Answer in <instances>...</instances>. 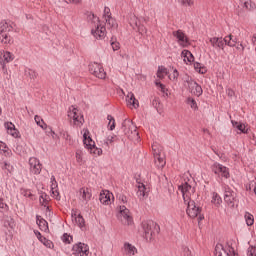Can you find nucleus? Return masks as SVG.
Masks as SVG:
<instances>
[{
  "instance_id": "1",
  "label": "nucleus",
  "mask_w": 256,
  "mask_h": 256,
  "mask_svg": "<svg viewBox=\"0 0 256 256\" xmlns=\"http://www.w3.org/2000/svg\"><path fill=\"white\" fill-rule=\"evenodd\" d=\"M142 228L146 241H153V239H155V237H157V235H159V232L161 231L159 224L152 220L143 222Z\"/></svg>"
},
{
  "instance_id": "2",
  "label": "nucleus",
  "mask_w": 256,
  "mask_h": 256,
  "mask_svg": "<svg viewBox=\"0 0 256 256\" xmlns=\"http://www.w3.org/2000/svg\"><path fill=\"white\" fill-rule=\"evenodd\" d=\"M11 31H13V25L5 20L0 22V43L3 45L13 44V38L9 35Z\"/></svg>"
},
{
  "instance_id": "3",
  "label": "nucleus",
  "mask_w": 256,
  "mask_h": 256,
  "mask_svg": "<svg viewBox=\"0 0 256 256\" xmlns=\"http://www.w3.org/2000/svg\"><path fill=\"white\" fill-rule=\"evenodd\" d=\"M184 203H186L187 205L186 213L188 217H190L191 219H195L198 217L199 221H203V219H205L203 214H201V212L203 211V208L199 206V204L194 202V200L189 199Z\"/></svg>"
},
{
  "instance_id": "4",
  "label": "nucleus",
  "mask_w": 256,
  "mask_h": 256,
  "mask_svg": "<svg viewBox=\"0 0 256 256\" xmlns=\"http://www.w3.org/2000/svg\"><path fill=\"white\" fill-rule=\"evenodd\" d=\"M194 183L195 181L188 179L184 180V182H182L181 185L178 186V189L182 193L184 203H187V201L191 199V195L195 194V187H193Z\"/></svg>"
},
{
  "instance_id": "5",
  "label": "nucleus",
  "mask_w": 256,
  "mask_h": 256,
  "mask_svg": "<svg viewBox=\"0 0 256 256\" xmlns=\"http://www.w3.org/2000/svg\"><path fill=\"white\" fill-rule=\"evenodd\" d=\"M89 71L94 77L98 79H105L107 77V73H105V69H103V65L99 63H91L89 64Z\"/></svg>"
},
{
  "instance_id": "6",
  "label": "nucleus",
  "mask_w": 256,
  "mask_h": 256,
  "mask_svg": "<svg viewBox=\"0 0 256 256\" xmlns=\"http://www.w3.org/2000/svg\"><path fill=\"white\" fill-rule=\"evenodd\" d=\"M211 169L212 173H214L215 175H221V177H224L225 179H229V177H231V175L229 174V168L223 166L219 162H215L211 166Z\"/></svg>"
},
{
  "instance_id": "7",
  "label": "nucleus",
  "mask_w": 256,
  "mask_h": 256,
  "mask_svg": "<svg viewBox=\"0 0 256 256\" xmlns=\"http://www.w3.org/2000/svg\"><path fill=\"white\" fill-rule=\"evenodd\" d=\"M89 253V245L79 242L72 247V255L87 256Z\"/></svg>"
},
{
  "instance_id": "8",
  "label": "nucleus",
  "mask_w": 256,
  "mask_h": 256,
  "mask_svg": "<svg viewBox=\"0 0 256 256\" xmlns=\"http://www.w3.org/2000/svg\"><path fill=\"white\" fill-rule=\"evenodd\" d=\"M235 197L236 194L229 186H224V201L227 203L228 207H235Z\"/></svg>"
},
{
  "instance_id": "9",
  "label": "nucleus",
  "mask_w": 256,
  "mask_h": 256,
  "mask_svg": "<svg viewBox=\"0 0 256 256\" xmlns=\"http://www.w3.org/2000/svg\"><path fill=\"white\" fill-rule=\"evenodd\" d=\"M68 117L69 119H73L75 125H83V115H81V112H79V109H77L75 106H70L68 110Z\"/></svg>"
},
{
  "instance_id": "10",
  "label": "nucleus",
  "mask_w": 256,
  "mask_h": 256,
  "mask_svg": "<svg viewBox=\"0 0 256 256\" xmlns=\"http://www.w3.org/2000/svg\"><path fill=\"white\" fill-rule=\"evenodd\" d=\"M29 165H30V172L33 173V175H40L41 170L43 169V165L41 164V161L37 159L36 157H32L29 159Z\"/></svg>"
},
{
  "instance_id": "11",
  "label": "nucleus",
  "mask_w": 256,
  "mask_h": 256,
  "mask_svg": "<svg viewBox=\"0 0 256 256\" xmlns=\"http://www.w3.org/2000/svg\"><path fill=\"white\" fill-rule=\"evenodd\" d=\"M13 61V54L9 51L0 50V66L3 71H7L5 63H11Z\"/></svg>"
},
{
  "instance_id": "12",
  "label": "nucleus",
  "mask_w": 256,
  "mask_h": 256,
  "mask_svg": "<svg viewBox=\"0 0 256 256\" xmlns=\"http://www.w3.org/2000/svg\"><path fill=\"white\" fill-rule=\"evenodd\" d=\"M211 46L216 49L219 50L221 49L222 51H224L225 46L227 45V42H225V38L223 37H212L209 39Z\"/></svg>"
},
{
  "instance_id": "13",
  "label": "nucleus",
  "mask_w": 256,
  "mask_h": 256,
  "mask_svg": "<svg viewBox=\"0 0 256 256\" xmlns=\"http://www.w3.org/2000/svg\"><path fill=\"white\" fill-rule=\"evenodd\" d=\"M172 35H173V37H175L177 39V43H179V45H187V44H189V38L183 32V30L173 31Z\"/></svg>"
},
{
  "instance_id": "14",
  "label": "nucleus",
  "mask_w": 256,
  "mask_h": 256,
  "mask_svg": "<svg viewBox=\"0 0 256 256\" xmlns=\"http://www.w3.org/2000/svg\"><path fill=\"white\" fill-rule=\"evenodd\" d=\"M188 89L190 93L196 97H201V95H203V88L195 80L188 86Z\"/></svg>"
},
{
  "instance_id": "15",
  "label": "nucleus",
  "mask_w": 256,
  "mask_h": 256,
  "mask_svg": "<svg viewBox=\"0 0 256 256\" xmlns=\"http://www.w3.org/2000/svg\"><path fill=\"white\" fill-rule=\"evenodd\" d=\"M83 143L84 147L88 149L90 153H93V149H95V141H93V138H91L87 132L83 134Z\"/></svg>"
},
{
  "instance_id": "16",
  "label": "nucleus",
  "mask_w": 256,
  "mask_h": 256,
  "mask_svg": "<svg viewBox=\"0 0 256 256\" xmlns=\"http://www.w3.org/2000/svg\"><path fill=\"white\" fill-rule=\"evenodd\" d=\"M4 127L5 129H7L8 135H11L12 137H14V139L21 137L19 135V130L15 127V124H13L12 122H5Z\"/></svg>"
},
{
  "instance_id": "17",
  "label": "nucleus",
  "mask_w": 256,
  "mask_h": 256,
  "mask_svg": "<svg viewBox=\"0 0 256 256\" xmlns=\"http://www.w3.org/2000/svg\"><path fill=\"white\" fill-rule=\"evenodd\" d=\"M111 197H113V193L108 190H102L99 196V201L102 205H111Z\"/></svg>"
},
{
  "instance_id": "18",
  "label": "nucleus",
  "mask_w": 256,
  "mask_h": 256,
  "mask_svg": "<svg viewBox=\"0 0 256 256\" xmlns=\"http://www.w3.org/2000/svg\"><path fill=\"white\" fill-rule=\"evenodd\" d=\"M91 33L96 39H104L107 33V28H105V26L97 25L96 29L91 30Z\"/></svg>"
},
{
  "instance_id": "19",
  "label": "nucleus",
  "mask_w": 256,
  "mask_h": 256,
  "mask_svg": "<svg viewBox=\"0 0 256 256\" xmlns=\"http://www.w3.org/2000/svg\"><path fill=\"white\" fill-rule=\"evenodd\" d=\"M120 214L126 221V225H132L133 224V218L131 215H129V209H127L126 206H120Z\"/></svg>"
},
{
  "instance_id": "20",
  "label": "nucleus",
  "mask_w": 256,
  "mask_h": 256,
  "mask_svg": "<svg viewBox=\"0 0 256 256\" xmlns=\"http://www.w3.org/2000/svg\"><path fill=\"white\" fill-rule=\"evenodd\" d=\"M133 127H134V131H136L137 127L133 126V122L131 120H129V119H125L122 122L121 129H122L123 133L125 135H127V133H129V131H133Z\"/></svg>"
},
{
  "instance_id": "21",
  "label": "nucleus",
  "mask_w": 256,
  "mask_h": 256,
  "mask_svg": "<svg viewBox=\"0 0 256 256\" xmlns=\"http://www.w3.org/2000/svg\"><path fill=\"white\" fill-rule=\"evenodd\" d=\"M79 193L80 197H82L85 203H89V201H91V197H93V194H91V189L89 188L82 187L80 188Z\"/></svg>"
},
{
  "instance_id": "22",
  "label": "nucleus",
  "mask_w": 256,
  "mask_h": 256,
  "mask_svg": "<svg viewBox=\"0 0 256 256\" xmlns=\"http://www.w3.org/2000/svg\"><path fill=\"white\" fill-rule=\"evenodd\" d=\"M1 169H2V171H4V173L7 175V177H11L13 175V172L15 171V167L7 161H4L1 164Z\"/></svg>"
},
{
  "instance_id": "23",
  "label": "nucleus",
  "mask_w": 256,
  "mask_h": 256,
  "mask_svg": "<svg viewBox=\"0 0 256 256\" xmlns=\"http://www.w3.org/2000/svg\"><path fill=\"white\" fill-rule=\"evenodd\" d=\"M37 239L40 241V243H43V245H45V247H48V249H51V247H53V242H51V240L46 239L43 235H41V232L39 231H34Z\"/></svg>"
},
{
  "instance_id": "24",
  "label": "nucleus",
  "mask_w": 256,
  "mask_h": 256,
  "mask_svg": "<svg viewBox=\"0 0 256 256\" xmlns=\"http://www.w3.org/2000/svg\"><path fill=\"white\" fill-rule=\"evenodd\" d=\"M126 101L128 105H132L134 109H137L139 107V100L135 99V94L132 92H129L128 95L126 96Z\"/></svg>"
},
{
  "instance_id": "25",
  "label": "nucleus",
  "mask_w": 256,
  "mask_h": 256,
  "mask_svg": "<svg viewBox=\"0 0 256 256\" xmlns=\"http://www.w3.org/2000/svg\"><path fill=\"white\" fill-rule=\"evenodd\" d=\"M0 155H4V157H11L13 155L11 149L3 141H0Z\"/></svg>"
},
{
  "instance_id": "26",
  "label": "nucleus",
  "mask_w": 256,
  "mask_h": 256,
  "mask_svg": "<svg viewBox=\"0 0 256 256\" xmlns=\"http://www.w3.org/2000/svg\"><path fill=\"white\" fill-rule=\"evenodd\" d=\"M124 252L128 256H133L137 253V248L129 242L124 243Z\"/></svg>"
},
{
  "instance_id": "27",
  "label": "nucleus",
  "mask_w": 256,
  "mask_h": 256,
  "mask_svg": "<svg viewBox=\"0 0 256 256\" xmlns=\"http://www.w3.org/2000/svg\"><path fill=\"white\" fill-rule=\"evenodd\" d=\"M181 57L184 58L185 63H193V61H195V56H193V53L189 50H183L181 52Z\"/></svg>"
},
{
  "instance_id": "28",
  "label": "nucleus",
  "mask_w": 256,
  "mask_h": 256,
  "mask_svg": "<svg viewBox=\"0 0 256 256\" xmlns=\"http://www.w3.org/2000/svg\"><path fill=\"white\" fill-rule=\"evenodd\" d=\"M51 193H52V196L55 197V199L57 201H60L61 200V195H59V184L57 182H51Z\"/></svg>"
},
{
  "instance_id": "29",
  "label": "nucleus",
  "mask_w": 256,
  "mask_h": 256,
  "mask_svg": "<svg viewBox=\"0 0 256 256\" xmlns=\"http://www.w3.org/2000/svg\"><path fill=\"white\" fill-rule=\"evenodd\" d=\"M217 245H220L222 247L220 250H218V253H221V256H235V249L233 247L229 246V249L227 251L225 250V248H223V245Z\"/></svg>"
},
{
  "instance_id": "30",
  "label": "nucleus",
  "mask_w": 256,
  "mask_h": 256,
  "mask_svg": "<svg viewBox=\"0 0 256 256\" xmlns=\"http://www.w3.org/2000/svg\"><path fill=\"white\" fill-rule=\"evenodd\" d=\"M225 43L228 47H236L237 46V38L233 35H228L225 37Z\"/></svg>"
},
{
  "instance_id": "31",
  "label": "nucleus",
  "mask_w": 256,
  "mask_h": 256,
  "mask_svg": "<svg viewBox=\"0 0 256 256\" xmlns=\"http://www.w3.org/2000/svg\"><path fill=\"white\" fill-rule=\"evenodd\" d=\"M106 24L111 29H117V21L111 17V15H107L105 18Z\"/></svg>"
},
{
  "instance_id": "32",
  "label": "nucleus",
  "mask_w": 256,
  "mask_h": 256,
  "mask_svg": "<svg viewBox=\"0 0 256 256\" xmlns=\"http://www.w3.org/2000/svg\"><path fill=\"white\" fill-rule=\"evenodd\" d=\"M245 221H246V225L248 227H252V225L255 223V217L253 216V214L246 212L244 215Z\"/></svg>"
},
{
  "instance_id": "33",
  "label": "nucleus",
  "mask_w": 256,
  "mask_h": 256,
  "mask_svg": "<svg viewBox=\"0 0 256 256\" xmlns=\"http://www.w3.org/2000/svg\"><path fill=\"white\" fill-rule=\"evenodd\" d=\"M40 231H44V233H47L49 231V223L45 219H40L39 223L37 224Z\"/></svg>"
},
{
  "instance_id": "34",
  "label": "nucleus",
  "mask_w": 256,
  "mask_h": 256,
  "mask_svg": "<svg viewBox=\"0 0 256 256\" xmlns=\"http://www.w3.org/2000/svg\"><path fill=\"white\" fill-rule=\"evenodd\" d=\"M211 203L216 207H219V205L223 203V199L216 192H213Z\"/></svg>"
},
{
  "instance_id": "35",
  "label": "nucleus",
  "mask_w": 256,
  "mask_h": 256,
  "mask_svg": "<svg viewBox=\"0 0 256 256\" xmlns=\"http://www.w3.org/2000/svg\"><path fill=\"white\" fill-rule=\"evenodd\" d=\"M155 159H156V164H157V167H159L160 169H163V167H165V158L161 157V155L159 154H156L155 156Z\"/></svg>"
},
{
  "instance_id": "36",
  "label": "nucleus",
  "mask_w": 256,
  "mask_h": 256,
  "mask_svg": "<svg viewBox=\"0 0 256 256\" xmlns=\"http://www.w3.org/2000/svg\"><path fill=\"white\" fill-rule=\"evenodd\" d=\"M186 103L191 107V109H194V111H197V109H199V106H197V101H195V98L193 97H188L186 99Z\"/></svg>"
},
{
  "instance_id": "37",
  "label": "nucleus",
  "mask_w": 256,
  "mask_h": 256,
  "mask_svg": "<svg viewBox=\"0 0 256 256\" xmlns=\"http://www.w3.org/2000/svg\"><path fill=\"white\" fill-rule=\"evenodd\" d=\"M24 74L26 77H29L30 79H37V73L35 72V70L30 69V68H26L24 70Z\"/></svg>"
},
{
  "instance_id": "38",
  "label": "nucleus",
  "mask_w": 256,
  "mask_h": 256,
  "mask_svg": "<svg viewBox=\"0 0 256 256\" xmlns=\"http://www.w3.org/2000/svg\"><path fill=\"white\" fill-rule=\"evenodd\" d=\"M34 121L38 127H41V129H45V127H47V124H45V121H43V118H41L39 115L34 116Z\"/></svg>"
},
{
  "instance_id": "39",
  "label": "nucleus",
  "mask_w": 256,
  "mask_h": 256,
  "mask_svg": "<svg viewBox=\"0 0 256 256\" xmlns=\"http://www.w3.org/2000/svg\"><path fill=\"white\" fill-rule=\"evenodd\" d=\"M147 191V187H145V184L139 183L138 185V191H137V196L138 197H145V192Z\"/></svg>"
},
{
  "instance_id": "40",
  "label": "nucleus",
  "mask_w": 256,
  "mask_h": 256,
  "mask_svg": "<svg viewBox=\"0 0 256 256\" xmlns=\"http://www.w3.org/2000/svg\"><path fill=\"white\" fill-rule=\"evenodd\" d=\"M75 223L76 225H78L80 229H83V227H85V218H83V215L78 214V216L75 219Z\"/></svg>"
},
{
  "instance_id": "41",
  "label": "nucleus",
  "mask_w": 256,
  "mask_h": 256,
  "mask_svg": "<svg viewBox=\"0 0 256 256\" xmlns=\"http://www.w3.org/2000/svg\"><path fill=\"white\" fill-rule=\"evenodd\" d=\"M110 45L113 51H119V49H121V44L117 42V38L112 37L110 40Z\"/></svg>"
},
{
  "instance_id": "42",
  "label": "nucleus",
  "mask_w": 256,
  "mask_h": 256,
  "mask_svg": "<svg viewBox=\"0 0 256 256\" xmlns=\"http://www.w3.org/2000/svg\"><path fill=\"white\" fill-rule=\"evenodd\" d=\"M152 107H154L158 113L161 111V101L159 100V97H154L152 99Z\"/></svg>"
},
{
  "instance_id": "43",
  "label": "nucleus",
  "mask_w": 256,
  "mask_h": 256,
  "mask_svg": "<svg viewBox=\"0 0 256 256\" xmlns=\"http://www.w3.org/2000/svg\"><path fill=\"white\" fill-rule=\"evenodd\" d=\"M135 27H137L138 33H140V35L147 34V28L145 27V25L135 21Z\"/></svg>"
},
{
  "instance_id": "44",
  "label": "nucleus",
  "mask_w": 256,
  "mask_h": 256,
  "mask_svg": "<svg viewBox=\"0 0 256 256\" xmlns=\"http://www.w3.org/2000/svg\"><path fill=\"white\" fill-rule=\"evenodd\" d=\"M107 119L109 121V123H108L109 131H114V129H115V118L112 115H108Z\"/></svg>"
},
{
  "instance_id": "45",
  "label": "nucleus",
  "mask_w": 256,
  "mask_h": 256,
  "mask_svg": "<svg viewBox=\"0 0 256 256\" xmlns=\"http://www.w3.org/2000/svg\"><path fill=\"white\" fill-rule=\"evenodd\" d=\"M236 129H238V131H240V133H244V135L249 134V129L247 128V126L244 123L238 124L236 126Z\"/></svg>"
},
{
  "instance_id": "46",
  "label": "nucleus",
  "mask_w": 256,
  "mask_h": 256,
  "mask_svg": "<svg viewBox=\"0 0 256 256\" xmlns=\"http://www.w3.org/2000/svg\"><path fill=\"white\" fill-rule=\"evenodd\" d=\"M243 7L251 11V9H255V3H253L251 0H245L243 3Z\"/></svg>"
},
{
  "instance_id": "47",
  "label": "nucleus",
  "mask_w": 256,
  "mask_h": 256,
  "mask_svg": "<svg viewBox=\"0 0 256 256\" xmlns=\"http://www.w3.org/2000/svg\"><path fill=\"white\" fill-rule=\"evenodd\" d=\"M115 137L117 136L116 135L107 136V138L104 140V145H106V147H109L115 141Z\"/></svg>"
},
{
  "instance_id": "48",
  "label": "nucleus",
  "mask_w": 256,
  "mask_h": 256,
  "mask_svg": "<svg viewBox=\"0 0 256 256\" xmlns=\"http://www.w3.org/2000/svg\"><path fill=\"white\" fill-rule=\"evenodd\" d=\"M170 81H174V83H177L179 79V70L174 69L173 73L169 76Z\"/></svg>"
},
{
  "instance_id": "49",
  "label": "nucleus",
  "mask_w": 256,
  "mask_h": 256,
  "mask_svg": "<svg viewBox=\"0 0 256 256\" xmlns=\"http://www.w3.org/2000/svg\"><path fill=\"white\" fill-rule=\"evenodd\" d=\"M182 81H184V83H187V85L189 87L195 80L193 79V77L189 76V74H185L182 77Z\"/></svg>"
},
{
  "instance_id": "50",
  "label": "nucleus",
  "mask_w": 256,
  "mask_h": 256,
  "mask_svg": "<svg viewBox=\"0 0 256 256\" xmlns=\"http://www.w3.org/2000/svg\"><path fill=\"white\" fill-rule=\"evenodd\" d=\"M163 73L167 74V68H165L163 66H159L158 67V72H157V77L159 79H163Z\"/></svg>"
},
{
  "instance_id": "51",
  "label": "nucleus",
  "mask_w": 256,
  "mask_h": 256,
  "mask_svg": "<svg viewBox=\"0 0 256 256\" xmlns=\"http://www.w3.org/2000/svg\"><path fill=\"white\" fill-rule=\"evenodd\" d=\"M62 241H63V243H66L69 245L71 243V241H73V236H70L69 234L64 233L63 237H62Z\"/></svg>"
},
{
  "instance_id": "52",
  "label": "nucleus",
  "mask_w": 256,
  "mask_h": 256,
  "mask_svg": "<svg viewBox=\"0 0 256 256\" xmlns=\"http://www.w3.org/2000/svg\"><path fill=\"white\" fill-rule=\"evenodd\" d=\"M47 199H49V196L46 193L40 196V203L41 205H44V207L47 205V203H49Z\"/></svg>"
},
{
  "instance_id": "53",
  "label": "nucleus",
  "mask_w": 256,
  "mask_h": 256,
  "mask_svg": "<svg viewBox=\"0 0 256 256\" xmlns=\"http://www.w3.org/2000/svg\"><path fill=\"white\" fill-rule=\"evenodd\" d=\"M247 255L248 256H256V247L250 246L247 250Z\"/></svg>"
},
{
  "instance_id": "54",
  "label": "nucleus",
  "mask_w": 256,
  "mask_h": 256,
  "mask_svg": "<svg viewBox=\"0 0 256 256\" xmlns=\"http://www.w3.org/2000/svg\"><path fill=\"white\" fill-rule=\"evenodd\" d=\"M160 91L161 93H163L164 97H169V93H167L169 90L167 89V87H165V84H162V86H160Z\"/></svg>"
},
{
  "instance_id": "55",
  "label": "nucleus",
  "mask_w": 256,
  "mask_h": 256,
  "mask_svg": "<svg viewBox=\"0 0 256 256\" xmlns=\"http://www.w3.org/2000/svg\"><path fill=\"white\" fill-rule=\"evenodd\" d=\"M90 153H94V155H103V150L94 146L92 152Z\"/></svg>"
},
{
  "instance_id": "56",
  "label": "nucleus",
  "mask_w": 256,
  "mask_h": 256,
  "mask_svg": "<svg viewBox=\"0 0 256 256\" xmlns=\"http://www.w3.org/2000/svg\"><path fill=\"white\" fill-rule=\"evenodd\" d=\"M193 3H194L193 0H181V4L188 7L193 6Z\"/></svg>"
},
{
  "instance_id": "57",
  "label": "nucleus",
  "mask_w": 256,
  "mask_h": 256,
  "mask_svg": "<svg viewBox=\"0 0 256 256\" xmlns=\"http://www.w3.org/2000/svg\"><path fill=\"white\" fill-rule=\"evenodd\" d=\"M22 195L24 197H33V194L31 193V190H27V189L22 190Z\"/></svg>"
},
{
  "instance_id": "58",
  "label": "nucleus",
  "mask_w": 256,
  "mask_h": 256,
  "mask_svg": "<svg viewBox=\"0 0 256 256\" xmlns=\"http://www.w3.org/2000/svg\"><path fill=\"white\" fill-rule=\"evenodd\" d=\"M183 253H184V256H193V254L191 253V250L188 247L183 248Z\"/></svg>"
},
{
  "instance_id": "59",
  "label": "nucleus",
  "mask_w": 256,
  "mask_h": 256,
  "mask_svg": "<svg viewBox=\"0 0 256 256\" xmlns=\"http://www.w3.org/2000/svg\"><path fill=\"white\" fill-rule=\"evenodd\" d=\"M221 249H222L221 245H216L215 252H214L215 256H221L222 255L221 252H219V250H221Z\"/></svg>"
},
{
  "instance_id": "60",
  "label": "nucleus",
  "mask_w": 256,
  "mask_h": 256,
  "mask_svg": "<svg viewBox=\"0 0 256 256\" xmlns=\"http://www.w3.org/2000/svg\"><path fill=\"white\" fill-rule=\"evenodd\" d=\"M226 93H227L228 97H235V91L231 88H228L226 90Z\"/></svg>"
},
{
  "instance_id": "61",
  "label": "nucleus",
  "mask_w": 256,
  "mask_h": 256,
  "mask_svg": "<svg viewBox=\"0 0 256 256\" xmlns=\"http://www.w3.org/2000/svg\"><path fill=\"white\" fill-rule=\"evenodd\" d=\"M198 73H200V75H205V73H207V67H205V65H202L201 68L198 70Z\"/></svg>"
},
{
  "instance_id": "62",
  "label": "nucleus",
  "mask_w": 256,
  "mask_h": 256,
  "mask_svg": "<svg viewBox=\"0 0 256 256\" xmlns=\"http://www.w3.org/2000/svg\"><path fill=\"white\" fill-rule=\"evenodd\" d=\"M201 67H203V64H201L199 62H194L195 71H199L201 69Z\"/></svg>"
},
{
  "instance_id": "63",
  "label": "nucleus",
  "mask_w": 256,
  "mask_h": 256,
  "mask_svg": "<svg viewBox=\"0 0 256 256\" xmlns=\"http://www.w3.org/2000/svg\"><path fill=\"white\" fill-rule=\"evenodd\" d=\"M107 15L111 17V10L108 7L104 8V19H106Z\"/></svg>"
},
{
  "instance_id": "64",
  "label": "nucleus",
  "mask_w": 256,
  "mask_h": 256,
  "mask_svg": "<svg viewBox=\"0 0 256 256\" xmlns=\"http://www.w3.org/2000/svg\"><path fill=\"white\" fill-rule=\"evenodd\" d=\"M119 201H121L122 203H127V196L120 194Z\"/></svg>"
}]
</instances>
